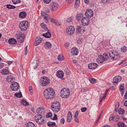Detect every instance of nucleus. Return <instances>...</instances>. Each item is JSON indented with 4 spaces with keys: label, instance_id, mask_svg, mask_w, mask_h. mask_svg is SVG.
I'll return each mask as SVG.
<instances>
[{
    "label": "nucleus",
    "instance_id": "nucleus-59",
    "mask_svg": "<svg viewBox=\"0 0 127 127\" xmlns=\"http://www.w3.org/2000/svg\"><path fill=\"white\" fill-rule=\"evenodd\" d=\"M74 117V120L75 122L77 123H78L79 122V121L78 118H77V117Z\"/></svg>",
    "mask_w": 127,
    "mask_h": 127
},
{
    "label": "nucleus",
    "instance_id": "nucleus-40",
    "mask_svg": "<svg viewBox=\"0 0 127 127\" xmlns=\"http://www.w3.org/2000/svg\"><path fill=\"white\" fill-rule=\"evenodd\" d=\"M73 20V18L72 17H70L68 18L66 20V21L69 23H70V22H72Z\"/></svg>",
    "mask_w": 127,
    "mask_h": 127
},
{
    "label": "nucleus",
    "instance_id": "nucleus-41",
    "mask_svg": "<svg viewBox=\"0 0 127 127\" xmlns=\"http://www.w3.org/2000/svg\"><path fill=\"white\" fill-rule=\"evenodd\" d=\"M92 63H90L88 65V68L90 69H94V67Z\"/></svg>",
    "mask_w": 127,
    "mask_h": 127
},
{
    "label": "nucleus",
    "instance_id": "nucleus-26",
    "mask_svg": "<svg viewBox=\"0 0 127 127\" xmlns=\"http://www.w3.org/2000/svg\"><path fill=\"white\" fill-rule=\"evenodd\" d=\"M8 42L10 44H15L17 43L16 40L13 38L9 39L8 40Z\"/></svg>",
    "mask_w": 127,
    "mask_h": 127
},
{
    "label": "nucleus",
    "instance_id": "nucleus-64",
    "mask_svg": "<svg viewBox=\"0 0 127 127\" xmlns=\"http://www.w3.org/2000/svg\"><path fill=\"white\" fill-rule=\"evenodd\" d=\"M124 98L125 99H126L127 98V91L126 92L124 95Z\"/></svg>",
    "mask_w": 127,
    "mask_h": 127
},
{
    "label": "nucleus",
    "instance_id": "nucleus-46",
    "mask_svg": "<svg viewBox=\"0 0 127 127\" xmlns=\"http://www.w3.org/2000/svg\"><path fill=\"white\" fill-rule=\"evenodd\" d=\"M58 59L60 61H62L63 59V56L59 55L58 56Z\"/></svg>",
    "mask_w": 127,
    "mask_h": 127
},
{
    "label": "nucleus",
    "instance_id": "nucleus-12",
    "mask_svg": "<svg viewBox=\"0 0 127 127\" xmlns=\"http://www.w3.org/2000/svg\"><path fill=\"white\" fill-rule=\"evenodd\" d=\"M90 21L89 18L84 17L82 19L81 23L82 25L84 26H87L89 24Z\"/></svg>",
    "mask_w": 127,
    "mask_h": 127
},
{
    "label": "nucleus",
    "instance_id": "nucleus-18",
    "mask_svg": "<svg viewBox=\"0 0 127 127\" xmlns=\"http://www.w3.org/2000/svg\"><path fill=\"white\" fill-rule=\"evenodd\" d=\"M71 53L73 55H77L78 53V49L75 47L71 49Z\"/></svg>",
    "mask_w": 127,
    "mask_h": 127
},
{
    "label": "nucleus",
    "instance_id": "nucleus-35",
    "mask_svg": "<svg viewBox=\"0 0 127 127\" xmlns=\"http://www.w3.org/2000/svg\"><path fill=\"white\" fill-rule=\"evenodd\" d=\"M15 96L18 98H20L22 96V95L21 92H20L18 93L15 94L14 95Z\"/></svg>",
    "mask_w": 127,
    "mask_h": 127
},
{
    "label": "nucleus",
    "instance_id": "nucleus-28",
    "mask_svg": "<svg viewBox=\"0 0 127 127\" xmlns=\"http://www.w3.org/2000/svg\"><path fill=\"white\" fill-rule=\"evenodd\" d=\"M42 35L43 36L46 38H49L51 36L50 33L49 32H47V33L43 34Z\"/></svg>",
    "mask_w": 127,
    "mask_h": 127
},
{
    "label": "nucleus",
    "instance_id": "nucleus-19",
    "mask_svg": "<svg viewBox=\"0 0 127 127\" xmlns=\"http://www.w3.org/2000/svg\"><path fill=\"white\" fill-rule=\"evenodd\" d=\"M122 80V77L120 76H116L114 78L113 82L114 83L117 84L119 82H120Z\"/></svg>",
    "mask_w": 127,
    "mask_h": 127
},
{
    "label": "nucleus",
    "instance_id": "nucleus-56",
    "mask_svg": "<svg viewBox=\"0 0 127 127\" xmlns=\"http://www.w3.org/2000/svg\"><path fill=\"white\" fill-rule=\"evenodd\" d=\"M125 89L124 87L122 86H121L120 87V91H124V90Z\"/></svg>",
    "mask_w": 127,
    "mask_h": 127
},
{
    "label": "nucleus",
    "instance_id": "nucleus-17",
    "mask_svg": "<svg viewBox=\"0 0 127 127\" xmlns=\"http://www.w3.org/2000/svg\"><path fill=\"white\" fill-rule=\"evenodd\" d=\"M56 75L57 77L59 78H62L64 77V73L62 71L59 70L57 72Z\"/></svg>",
    "mask_w": 127,
    "mask_h": 127
},
{
    "label": "nucleus",
    "instance_id": "nucleus-58",
    "mask_svg": "<svg viewBox=\"0 0 127 127\" xmlns=\"http://www.w3.org/2000/svg\"><path fill=\"white\" fill-rule=\"evenodd\" d=\"M51 0H44V2L46 4L49 3Z\"/></svg>",
    "mask_w": 127,
    "mask_h": 127
},
{
    "label": "nucleus",
    "instance_id": "nucleus-10",
    "mask_svg": "<svg viewBox=\"0 0 127 127\" xmlns=\"http://www.w3.org/2000/svg\"><path fill=\"white\" fill-rule=\"evenodd\" d=\"M10 87L11 90L13 91H17L19 88V84L16 82H13L11 84Z\"/></svg>",
    "mask_w": 127,
    "mask_h": 127
},
{
    "label": "nucleus",
    "instance_id": "nucleus-5",
    "mask_svg": "<svg viewBox=\"0 0 127 127\" xmlns=\"http://www.w3.org/2000/svg\"><path fill=\"white\" fill-rule=\"evenodd\" d=\"M52 110L55 112H59L60 109V104L59 102L55 101L51 105Z\"/></svg>",
    "mask_w": 127,
    "mask_h": 127
},
{
    "label": "nucleus",
    "instance_id": "nucleus-44",
    "mask_svg": "<svg viewBox=\"0 0 127 127\" xmlns=\"http://www.w3.org/2000/svg\"><path fill=\"white\" fill-rule=\"evenodd\" d=\"M105 96L104 94H101L100 96V99H104Z\"/></svg>",
    "mask_w": 127,
    "mask_h": 127
},
{
    "label": "nucleus",
    "instance_id": "nucleus-1",
    "mask_svg": "<svg viewBox=\"0 0 127 127\" xmlns=\"http://www.w3.org/2000/svg\"><path fill=\"white\" fill-rule=\"evenodd\" d=\"M43 94L45 97L48 99L53 98L55 95L54 90L51 88H48L45 89L44 91Z\"/></svg>",
    "mask_w": 127,
    "mask_h": 127
},
{
    "label": "nucleus",
    "instance_id": "nucleus-13",
    "mask_svg": "<svg viewBox=\"0 0 127 127\" xmlns=\"http://www.w3.org/2000/svg\"><path fill=\"white\" fill-rule=\"evenodd\" d=\"M94 13L93 10L90 9L87 10L85 13V15L88 17H91L93 15Z\"/></svg>",
    "mask_w": 127,
    "mask_h": 127
},
{
    "label": "nucleus",
    "instance_id": "nucleus-60",
    "mask_svg": "<svg viewBox=\"0 0 127 127\" xmlns=\"http://www.w3.org/2000/svg\"><path fill=\"white\" fill-rule=\"evenodd\" d=\"M64 121L65 120L63 118L61 120L60 122L61 124H64Z\"/></svg>",
    "mask_w": 127,
    "mask_h": 127
},
{
    "label": "nucleus",
    "instance_id": "nucleus-34",
    "mask_svg": "<svg viewBox=\"0 0 127 127\" xmlns=\"http://www.w3.org/2000/svg\"><path fill=\"white\" fill-rule=\"evenodd\" d=\"M124 124L121 122H119L118 124V127H124Z\"/></svg>",
    "mask_w": 127,
    "mask_h": 127
},
{
    "label": "nucleus",
    "instance_id": "nucleus-51",
    "mask_svg": "<svg viewBox=\"0 0 127 127\" xmlns=\"http://www.w3.org/2000/svg\"><path fill=\"white\" fill-rule=\"evenodd\" d=\"M87 110V108L85 107H83L81 109V111L82 112H85Z\"/></svg>",
    "mask_w": 127,
    "mask_h": 127
},
{
    "label": "nucleus",
    "instance_id": "nucleus-6",
    "mask_svg": "<svg viewBox=\"0 0 127 127\" xmlns=\"http://www.w3.org/2000/svg\"><path fill=\"white\" fill-rule=\"evenodd\" d=\"M70 94V92L68 89L65 88L62 89L60 92V96L63 98H66L68 97Z\"/></svg>",
    "mask_w": 127,
    "mask_h": 127
},
{
    "label": "nucleus",
    "instance_id": "nucleus-2",
    "mask_svg": "<svg viewBox=\"0 0 127 127\" xmlns=\"http://www.w3.org/2000/svg\"><path fill=\"white\" fill-rule=\"evenodd\" d=\"M108 55L111 58L116 60L118 59L120 57L119 54L117 52H110L109 53H105L103 54V56L105 59V60H106L109 58Z\"/></svg>",
    "mask_w": 127,
    "mask_h": 127
},
{
    "label": "nucleus",
    "instance_id": "nucleus-3",
    "mask_svg": "<svg viewBox=\"0 0 127 127\" xmlns=\"http://www.w3.org/2000/svg\"><path fill=\"white\" fill-rule=\"evenodd\" d=\"M41 14L43 17L44 19L47 20H49L50 21L54 23L56 25H60L57 20L51 18L50 17L49 15L45 12L44 11L41 12Z\"/></svg>",
    "mask_w": 127,
    "mask_h": 127
},
{
    "label": "nucleus",
    "instance_id": "nucleus-45",
    "mask_svg": "<svg viewBox=\"0 0 127 127\" xmlns=\"http://www.w3.org/2000/svg\"><path fill=\"white\" fill-rule=\"evenodd\" d=\"M83 41L82 39L81 38H78L77 40V42L78 44H80L82 43Z\"/></svg>",
    "mask_w": 127,
    "mask_h": 127
},
{
    "label": "nucleus",
    "instance_id": "nucleus-57",
    "mask_svg": "<svg viewBox=\"0 0 127 127\" xmlns=\"http://www.w3.org/2000/svg\"><path fill=\"white\" fill-rule=\"evenodd\" d=\"M79 114V112L78 111H77L75 112V114H74V117H77Z\"/></svg>",
    "mask_w": 127,
    "mask_h": 127
},
{
    "label": "nucleus",
    "instance_id": "nucleus-36",
    "mask_svg": "<svg viewBox=\"0 0 127 127\" xmlns=\"http://www.w3.org/2000/svg\"><path fill=\"white\" fill-rule=\"evenodd\" d=\"M6 7L9 9H13L15 8L16 7L15 6L8 4L6 5Z\"/></svg>",
    "mask_w": 127,
    "mask_h": 127
},
{
    "label": "nucleus",
    "instance_id": "nucleus-9",
    "mask_svg": "<svg viewBox=\"0 0 127 127\" xmlns=\"http://www.w3.org/2000/svg\"><path fill=\"white\" fill-rule=\"evenodd\" d=\"M15 36L18 42H23L25 37V35L23 33L19 32L15 35Z\"/></svg>",
    "mask_w": 127,
    "mask_h": 127
},
{
    "label": "nucleus",
    "instance_id": "nucleus-23",
    "mask_svg": "<svg viewBox=\"0 0 127 127\" xmlns=\"http://www.w3.org/2000/svg\"><path fill=\"white\" fill-rule=\"evenodd\" d=\"M52 46V44L49 42H46L45 43L44 47L46 49H50Z\"/></svg>",
    "mask_w": 127,
    "mask_h": 127
},
{
    "label": "nucleus",
    "instance_id": "nucleus-53",
    "mask_svg": "<svg viewBox=\"0 0 127 127\" xmlns=\"http://www.w3.org/2000/svg\"><path fill=\"white\" fill-rule=\"evenodd\" d=\"M119 104H118V105H115V111L117 112V110L119 107Z\"/></svg>",
    "mask_w": 127,
    "mask_h": 127
},
{
    "label": "nucleus",
    "instance_id": "nucleus-63",
    "mask_svg": "<svg viewBox=\"0 0 127 127\" xmlns=\"http://www.w3.org/2000/svg\"><path fill=\"white\" fill-rule=\"evenodd\" d=\"M29 91L31 93H32L33 92V90H32V87L30 86L29 87Z\"/></svg>",
    "mask_w": 127,
    "mask_h": 127
},
{
    "label": "nucleus",
    "instance_id": "nucleus-11",
    "mask_svg": "<svg viewBox=\"0 0 127 127\" xmlns=\"http://www.w3.org/2000/svg\"><path fill=\"white\" fill-rule=\"evenodd\" d=\"M75 31V28L72 26H70L67 27L66 29V33L68 35H72Z\"/></svg>",
    "mask_w": 127,
    "mask_h": 127
},
{
    "label": "nucleus",
    "instance_id": "nucleus-37",
    "mask_svg": "<svg viewBox=\"0 0 127 127\" xmlns=\"http://www.w3.org/2000/svg\"><path fill=\"white\" fill-rule=\"evenodd\" d=\"M125 112V111L124 110L121 108H120L119 109V113L120 114L122 115Z\"/></svg>",
    "mask_w": 127,
    "mask_h": 127
},
{
    "label": "nucleus",
    "instance_id": "nucleus-42",
    "mask_svg": "<svg viewBox=\"0 0 127 127\" xmlns=\"http://www.w3.org/2000/svg\"><path fill=\"white\" fill-rule=\"evenodd\" d=\"M65 72L66 74L68 75L70 74V70L67 68H66L65 69Z\"/></svg>",
    "mask_w": 127,
    "mask_h": 127
},
{
    "label": "nucleus",
    "instance_id": "nucleus-20",
    "mask_svg": "<svg viewBox=\"0 0 127 127\" xmlns=\"http://www.w3.org/2000/svg\"><path fill=\"white\" fill-rule=\"evenodd\" d=\"M41 41L42 39L40 37H36L35 39V46H37L41 42Z\"/></svg>",
    "mask_w": 127,
    "mask_h": 127
},
{
    "label": "nucleus",
    "instance_id": "nucleus-50",
    "mask_svg": "<svg viewBox=\"0 0 127 127\" xmlns=\"http://www.w3.org/2000/svg\"><path fill=\"white\" fill-rule=\"evenodd\" d=\"M69 43L68 42H66L64 46L65 47H68L69 46Z\"/></svg>",
    "mask_w": 127,
    "mask_h": 127
},
{
    "label": "nucleus",
    "instance_id": "nucleus-39",
    "mask_svg": "<svg viewBox=\"0 0 127 127\" xmlns=\"http://www.w3.org/2000/svg\"><path fill=\"white\" fill-rule=\"evenodd\" d=\"M89 80L90 82L92 84H94L96 82V80L94 78H90L89 79Z\"/></svg>",
    "mask_w": 127,
    "mask_h": 127
},
{
    "label": "nucleus",
    "instance_id": "nucleus-54",
    "mask_svg": "<svg viewBox=\"0 0 127 127\" xmlns=\"http://www.w3.org/2000/svg\"><path fill=\"white\" fill-rule=\"evenodd\" d=\"M44 10L46 13H48L49 12V9L46 7H44Z\"/></svg>",
    "mask_w": 127,
    "mask_h": 127
},
{
    "label": "nucleus",
    "instance_id": "nucleus-21",
    "mask_svg": "<svg viewBox=\"0 0 127 127\" xmlns=\"http://www.w3.org/2000/svg\"><path fill=\"white\" fill-rule=\"evenodd\" d=\"M72 115L70 111H69L68 113L67 118V122L69 123H70L71 120L72 119Z\"/></svg>",
    "mask_w": 127,
    "mask_h": 127
},
{
    "label": "nucleus",
    "instance_id": "nucleus-32",
    "mask_svg": "<svg viewBox=\"0 0 127 127\" xmlns=\"http://www.w3.org/2000/svg\"><path fill=\"white\" fill-rule=\"evenodd\" d=\"M21 103L22 105L25 106H27L29 104L27 102L23 100H21Z\"/></svg>",
    "mask_w": 127,
    "mask_h": 127
},
{
    "label": "nucleus",
    "instance_id": "nucleus-38",
    "mask_svg": "<svg viewBox=\"0 0 127 127\" xmlns=\"http://www.w3.org/2000/svg\"><path fill=\"white\" fill-rule=\"evenodd\" d=\"M127 48L125 46H124L122 47L121 49V51L123 53H125L127 51Z\"/></svg>",
    "mask_w": 127,
    "mask_h": 127
},
{
    "label": "nucleus",
    "instance_id": "nucleus-49",
    "mask_svg": "<svg viewBox=\"0 0 127 127\" xmlns=\"http://www.w3.org/2000/svg\"><path fill=\"white\" fill-rule=\"evenodd\" d=\"M115 118L112 115H110L109 118V120L110 121L111 120H114Z\"/></svg>",
    "mask_w": 127,
    "mask_h": 127
},
{
    "label": "nucleus",
    "instance_id": "nucleus-15",
    "mask_svg": "<svg viewBox=\"0 0 127 127\" xmlns=\"http://www.w3.org/2000/svg\"><path fill=\"white\" fill-rule=\"evenodd\" d=\"M58 8V4L57 3L53 2L51 3L50 5V8L52 10H56Z\"/></svg>",
    "mask_w": 127,
    "mask_h": 127
},
{
    "label": "nucleus",
    "instance_id": "nucleus-30",
    "mask_svg": "<svg viewBox=\"0 0 127 127\" xmlns=\"http://www.w3.org/2000/svg\"><path fill=\"white\" fill-rule=\"evenodd\" d=\"M27 127H35L34 124L30 122L27 123Z\"/></svg>",
    "mask_w": 127,
    "mask_h": 127
},
{
    "label": "nucleus",
    "instance_id": "nucleus-14",
    "mask_svg": "<svg viewBox=\"0 0 127 127\" xmlns=\"http://www.w3.org/2000/svg\"><path fill=\"white\" fill-rule=\"evenodd\" d=\"M96 61L98 64L102 63L105 61L104 58L102 55H99Z\"/></svg>",
    "mask_w": 127,
    "mask_h": 127
},
{
    "label": "nucleus",
    "instance_id": "nucleus-43",
    "mask_svg": "<svg viewBox=\"0 0 127 127\" xmlns=\"http://www.w3.org/2000/svg\"><path fill=\"white\" fill-rule=\"evenodd\" d=\"M13 3L14 4H16L20 2L19 0H12Z\"/></svg>",
    "mask_w": 127,
    "mask_h": 127
},
{
    "label": "nucleus",
    "instance_id": "nucleus-16",
    "mask_svg": "<svg viewBox=\"0 0 127 127\" xmlns=\"http://www.w3.org/2000/svg\"><path fill=\"white\" fill-rule=\"evenodd\" d=\"M15 78L11 75H8L6 78V81L9 83H12L14 81Z\"/></svg>",
    "mask_w": 127,
    "mask_h": 127
},
{
    "label": "nucleus",
    "instance_id": "nucleus-7",
    "mask_svg": "<svg viewBox=\"0 0 127 127\" xmlns=\"http://www.w3.org/2000/svg\"><path fill=\"white\" fill-rule=\"evenodd\" d=\"M28 23L27 21H23L21 22L19 24V28L22 31H25L28 28Z\"/></svg>",
    "mask_w": 127,
    "mask_h": 127
},
{
    "label": "nucleus",
    "instance_id": "nucleus-62",
    "mask_svg": "<svg viewBox=\"0 0 127 127\" xmlns=\"http://www.w3.org/2000/svg\"><path fill=\"white\" fill-rule=\"evenodd\" d=\"M54 117H53V120H57V115L54 114Z\"/></svg>",
    "mask_w": 127,
    "mask_h": 127
},
{
    "label": "nucleus",
    "instance_id": "nucleus-27",
    "mask_svg": "<svg viewBox=\"0 0 127 127\" xmlns=\"http://www.w3.org/2000/svg\"><path fill=\"white\" fill-rule=\"evenodd\" d=\"M9 71L8 69H2L1 72L2 74L7 75L9 74Z\"/></svg>",
    "mask_w": 127,
    "mask_h": 127
},
{
    "label": "nucleus",
    "instance_id": "nucleus-8",
    "mask_svg": "<svg viewBox=\"0 0 127 127\" xmlns=\"http://www.w3.org/2000/svg\"><path fill=\"white\" fill-rule=\"evenodd\" d=\"M35 121L39 125H41L44 122V120L43 118V116L40 114H37L34 117Z\"/></svg>",
    "mask_w": 127,
    "mask_h": 127
},
{
    "label": "nucleus",
    "instance_id": "nucleus-33",
    "mask_svg": "<svg viewBox=\"0 0 127 127\" xmlns=\"http://www.w3.org/2000/svg\"><path fill=\"white\" fill-rule=\"evenodd\" d=\"M40 26L45 30L47 31V30H48L47 29V27L44 23H41L40 24Z\"/></svg>",
    "mask_w": 127,
    "mask_h": 127
},
{
    "label": "nucleus",
    "instance_id": "nucleus-24",
    "mask_svg": "<svg viewBox=\"0 0 127 127\" xmlns=\"http://www.w3.org/2000/svg\"><path fill=\"white\" fill-rule=\"evenodd\" d=\"M19 15L20 18H24L26 17L27 14L26 12L24 11H22L19 13Z\"/></svg>",
    "mask_w": 127,
    "mask_h": 127
},
{
    "label": "nucleus",
    "instance_id": "nucleus-52",
    "mask_svg": "<svg viewBox=\"0 0 127 127\" xmlns=\"http://www.w3.org/2000/svg\"><path fill=\"white\" fill-rule=\"evenodd\" d=\"M101 114H100L99 115L98 118H97V120H96V122H95V124H96L98 123V122L100 118H101Z\"/></svg>",
    "mask_w": 127,
    "mask_h": 127
},
{
    "label": "nucleus",
    "instance_id": "nucleus-29",
    "mask_svg": "<svg viewBox=\"0 0 127 127\" xmlns=\"http://www.w3.org/2000/svg\"><path fill=\"white\" fill-rule=\"evenodd\" d=\"M84 31L81 29V27L80 26H78L76 29V31L77 33H81L82 32H83Z\"/></svg>",
    "mask_w": 127,
    "mask_h": 127
},
{
    "label": "nucleus",
    "instance_id": "nucleus-48",
    "mask_svg": "<svg viewBox=\"0 0 127 127\" xmlns=\"http://www.w3.org/2000/svg\"><path fill=\"white\" fill-rule=\"evenodd\" d=\"M110 0H101V2L103 3H107Z\"/></svg>",
    "mask_w": 127,
    "mask_h": 127
},
{
    "label": "nucleus",
    "instance_id": "nucleus-22",
    "mask_svg": "<svg viewBox=\"0 0 127 127\" xmlns=\"http://www.w3.org/2000/svg\"><path fill=\"white\" fill-rule=\"evenodd\" d=\"M36 112L37 113L41 114L42 115L44 114L45 113V110L42 108H39L36 110Z\"/></svg>",
    "mask_w": 127,
    "mask_h": 127
},
{
    "label": "nucleus",
    "instance_id": "nucleus-4",
    "mask_svg": "<svg viewBox=\"0 0 127 127\" xmlns=\"http://www.w3.org/2000/svg\"><path fill=\"white\" fill-rule=\"evenodd\" d=\"M50 83V80L47 77L45 76L42 77L39 80L40 85L43 87L47 86Z\"/></svg>",
    "mask_w": 127,
    "mask_h": 127
},
{
    "label": "nucleus",
    "instance_id": "nucleus-55",
    "mask_svg": "<svg viewBox=\"0 0 127 127\" xmlns=\"http://www.w3.org/2000/svg\"><path fill=\"white\" fill-rule=\"evenodd\" d=\"M92 64L93 66H94V69L97 67L98 65L97 64L95 63H92Z\"/></svg>",
    "mask_w": 127,
    "mask_h": 127
},
{
    "label": "nucleus",
    "instance_id": "nucleus-31",
    "mask_svg": "<svg viewBox=\"0 0 127 127\" xmlns=\"http://www.w3.org/2000/svg\"><path fill=\"white\" fill-rule=\"evenodd\" d=\"M56 123L55 122H49L47 123V125L49 127H53L56 125Z\"/></svg>",
    "mask_w": 127,
    "mask_h": 127
},
{
    "label": "nucleus",
    "instance_id": "nucleus-61",
    "mask_svg": "<svg viewBox=\"0 0 127 127\" xmlns=\"http://www.w3.org/2000/svg\"><path fill=\"white\" fill-rule=\"evenodd\" d=\"M4 66V64L1 62H0V69L2 68Z\"/></svg>",
    "mask_w": 127,
    "mask_h": 127
},
{
    "label": "nucleus",
    "instance_id": "nucleus-47",
    "mask_svg": "<svg viewBox=\"0 0 127 127\" xmlns=\"http://www.w3.org/2000/svg\"><path fill=\"white\" fill-rule=\"evenodd\" d=\"M52 114L51 112H49L47 113L46 116L48 118L51 117L52 116Z\"/></svg>",
    "mask_w": 127,
    "mask_h": 127
},
{
    "label": "nucleus",
    "instance_id": "nucleus-25",
    "mask_svg": "<svg viewBox=\"0 0 127 127\" xmlns=\"http://www.w3.org/2000/svg\"><path fill=\"white\" fill-rule=\"evenodd\" d=\"M83 14L82 13H80L77 14L76 16V18L77 20L79 21L81 20L83 17Z\"/></svg>",
    "mask_w": 127,
    "mask_h": 127
}]
</instances>
